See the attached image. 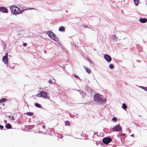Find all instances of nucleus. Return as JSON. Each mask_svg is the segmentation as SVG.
Listing matches in <instances>:
<instances>
[{
  "label": "nucleus",
  "mask_w": 147,
  "mask_h": 147,
  "mask_svg": "<svg viewBox=\"0 0 147 147\" xmlns=\"http://www.w3.org/2000/svg\"><path fill=\"white\" fill-rule=\"evenodd\" d=\"M6 127L7 129H9L11 128V125L10 124H8L6 126Z\"/></svg>",
  "instance_id": "obj_13"
},
{
  "label": "nucleus",
  "mask_w": 147,
  "mask_h": 147,
  "mask_svg": "<svg viewBox=\"0 0 147 147\" xmlns=\"http://www.w3.org/2000/svg\"><path fill=\"white\" fill-rule=\"evenodd\" d=\"M47 34L52 39L55 41H58V38L56 36V35L53 32L51 31L47 32Z\"/></svg>",
  "instance_id": "obj_4"
},
{
  "label": "nucleus",
  "mask_w": 147,
  "mask_h": 147,
  "mask_svg": "<svg viewBox=\"0 0 147 147\" xmlns=\"http://www.w3.org/2000/svg\"><path fill=\"white\" fill-rule=\"evenodd\" d=\"M142 87L143 89L147 91V87Z\"/></svg>",
  "instance_id": "obj_21"
},
{
  "label": "nucleus",
  "mask_w": 147,
  "mask_h": 147,
  "mask_svg": "<svg viewBox=\"0 0 147 147\" xmlns=\"http://www.w3.org/2000/svg\"><path fill=\"white\" fill-rule=\"evenodd\" d=\"M0 11L5 13H7L8 12L7 9L3 7H0Z\"/></svg>",
  "instance_id": "obj_9"
},
{
  "label": "nucleus",
  "mask_w": 147,
  "mask_h": 147,
  "mask_svg": "<svg viewBox=\"0 0 147 147\" xmlns=\"http://www.w3.org/2000/svg\"><path fill=\"white\" fill-rule=\"evenodd\" d=\"M27 115L31 116L33 115V113H32L29 112L27 113Z\"/></svg>",
  "instance_id": "obj_18"
},
{
  "label": "nucleus",
  "mask_w": 147,
  "mask_h": 147,
  "mask_svg": "<svg viewBox=\"0 0 147 147\" xmlns=\"http://www.w3.org/2000/svg\"><path fill=\"white\" fill-rule=\"evenodd\" d=\"M35 105L36 107L38 108H40L41 107L40 104H38V103H36L35 104Z\"/></svg>",
  "instance_id": "obj_17"
},
{
  "label": "nucleus",
  "mask_w": 147,
  "mask_h": 147,
  "mask_svg": "<svg viewBox=\"0 0 147 147\" xmlns=\"http://www.w3.org/2000/svg\"><path fill=\"white\" fill-rule=\"evenodd\" d=\"M112 139L111 138H103L102 142L104 143L107 144L109 143L112 141Z\"/></svg>",
  "instance_id": "obj_6"
},
{
  "label": "nucleus",
  "mask_w": 147,
  "mask_h": 147,
  "mask_svg": "<svg viewBox=\"0 0 147 147\" xmlns=\"http://www.w3.org/2000/svg\"><path fill=\"white\" fill-rule=\"evenodd\" d=\"M74 76L76 78H79L78 76L77 75H74Z\"/></svg>",
  "instance_id": "obj_23"
},
{
  "label": "nucleus",
  "mask_w": 147,
  "mask_h": 147,
  "mask_svg": "<svg viewBox=\"0 0 147 147\" xmlns=\"http://www.w3.org/2000/svg\"><path fill=\"white\" fill-rule=\"evenodd\" d=\"M84 68L88 73L89 74H90L91 73V71L90 69L86 67H84Z\"/></svg>",
  "instance_id": "obj_11"
},
{
  "label": "nucleus",
  "mask_w": 147,
  "mask_h": 147,
  "mask_svg": "<svg viewBox=\"0 0 147 147\" xmlns=\"http://www.w3.org/2000/svg\"><path fill=\"white\" fill-rule=\"evenodd\" d=\"M135 5L137 6L140 3L139 0H133Z\"/></svg>",
  "instance_id": "obj_12"
},
{
  "label": "nucleus",
  "mask_w": 147,
  "mask_h": 147,
  "mask_svg": "<svg viewBox=\"0 0 147 147\" xmlns=\"http://www.w3.org/2000/svg\"><path fill=\"white\" fill-rule=\"evenodd\" d=\"M59 30L61 31H65V28L63 26L60 27L59 28Z\"/></svg>",
  "instance_id": "obj_14"
},
{
  "label": "nucleus",
  "mask_w": 147,
  "mask_h": 147,
  "mask_svg": "<svg viewBox=\"0 0 147 147\" xmlns=\"http://www.w3.org/2000/svg\"><path fill=\"white\" fill-rule=\"evenodd\" d=\"M117 120V118L116 117H113L112 118V120L114 121H116Z\"/></svg>",
  "instance_id": "obj_19"
},
{
  "label": "nucleus",
  "mask_w": 147,
  "mask_h": 147,
  "mask_svg": "<svg viewBox=\"0 0 147 147\" xmlns=\"http://www.w3.org/2000/svg\"><path fill=\"white\" fill-rule=\"evenodd\" d=\"M125 134H120V136H125Z\"/></svg>",
  "instance_id": "obj_26"
},
{
  "label": "nucleus",
  "mask_w": 147,
  "mask_h": 147,
  "mask_svg": "<svg viewBox=\"0 0 147 147\" xmlns=\"http://www.w3.org/2000/svg\"><path fill=\"white\" fill-rule=\"evenodd\" d=\"M104 58L106 61L108 62L111 61V57L108 55H105L104 56Z\"/></svg>",
  "instance_id": "obj_8"
},
{
  "label": "nucleus",
  "mask_w": 147,
  "mask_h": 147,
  "mask_svg": "<svg viewBox=\"0 0 147 147\" xmlns=\"http://www.w3.org/2000/svg\"><path fill=\"white\" fill-rule=\"evenodd\" d=\"M42 127L43 128L45 129V125H43L42 126Z\"/></svg>",
  "instance_id": "obj_25"
},
{
  "label": "nucleus",
  "mask_w": 147,
  "mask_h": 147,
  "mask_svg": "<svg viewBox=\"0 0 147 147\" xmlns=\"http://www.w3.org/2000/svg\"><path fill=\"white\" fill-rule=\"evenodd\" d=\"M37 96L38 97H42L46 99H49V98L47 93L42 91H40L39 93L37 94Z\"/></svg>",
  "instance_id": "obj_3"
},
{
  "label": "nucleus",
  "mask_w": 147,
  "mask_h": 147,
  "mask_svg": "<svg viewBox=\"0 0 147 147\" xmlns=\"http://www.w3.org/2000/svg\"><path fill=\"white\" fill-rule=\"evenodd\" d=\"M8 53H7L3 57V61L6 64H7L8 63Z\"/></svg>",
  "instance_id": "obj_7"
},
{
  "label": "nucleus",
  "mask_w": 147,
  "mask_h": 147,
  "mask_svg": "<svg viewBox=\"0 0 147 147\" xmlns=\"http://www.w3.org/2000/svg\"><path fill=\"white\" fill-rule=\"evenodd\" d=\"M114 67V66L112 64H111L109 65V68L110 69H112Z\"/></svg>",
  "instance_id": "obj_20"
},
{
  "label": "nucleus",
  "mask_w": 147,
  "mask_h": 147,
  "mask_svg": "<svg viewBox=\"0 0 147 147\" xmlns=\"http://www.w3.org/2000/svg\"><path fill=\"white\" fill-rule=\"evenodd\" d=\"M122 129V127L119 124L117 125L112 128L113 131H119L121 130Z\"/></svg>",
  "instance_id": "obj_5"
},
{
  "label": "nucleus",
  "mask_w": 147,
  "mask_h": 147,
  "mask_svg": "<svg viewBox=\"0 0 147 147\" xmlns=\"http://www.w3.org/2000/svg\"><path fill=\"white\" fill-rule=\"evenodd\" d=\"M12 120H14V117H13V116H12Z\"/></svg>",
  "instance_id": "obj_28"
},
{
  "label": "nucleus",
  "mask_w": 147,
  "mask_h": 147,
  "mask_svg": "<svg viewBox=\"0 0 147 147\" xmlns=\"http://www.w3.org/2000/svg\"><path fill=\"white\" fill-rule=\"evenodd\" d=\"M23 45L24 46H26L27 45V44L26 43H24Z\"/></svg>",
  "instance_id": "obj_24"
},
{
  "label": "nucleus",
  "mask_w": 147,
  "mask_h": 147,
  "mask_svg": "<svg viewBox=\"0 0 147 147\" xmlns=\"http://www.w3.org/2000/svg\"><path fill=\"white\" fill-rule=\"evenodd\" d=\"M147 20L146 18H140V21L142 23H145L146 22Z\"/></svg>",
  "instance_id": "obj_10"
},
{
  "label": "nucleus",
  "mask_w": 147,
  "mask_h": 147,
  "mask_svg": "<svg viewBox=\"0 0 147 147\" xmlns=\"http://www.w3.org/2000/svg\"><path fill=\"white\" fill-rule=\"evenodd\" d=\"M4 122H5V123H6V122H7V121H6V120H5V121H4Z\"/></svg>",
  "instance_id": "obj_29"
},
{
  "label": "nucleus",
  "mask_w": 147,
  "mask_h": 147,
  "mask_svg": "<svg viewBox=\"0 0 147 147\" xmlns=\"http://www.w3.org/2000/svg\"><path fill=\"white\" fill-rule=\"evenodd\" d=\"M10 9L11 12L13 14L17 15L22 12L20 9L15 5L11 6L10 7Z\"/></svg>",
  "instance_id": "obj_2"
},
{
  "label": "nucleus",
  "mask_w": 147,
  "mask_h": 147,
  "mask_svg": "<svg viewBox=\"0 0 147 147\" xmlns=\"http://www.w3.org/2000/svg\"><path fill=\"white\" fill-rule=\"evenodd\" d=\"M122 108L125 110H126L127 108V106L125 103H123L122 104Z\"/></svg>",
  "instance_id": "obj_15"
},
{
  "label": "nucleus",
  "mask_w": 147,
  "mask_h": 147,
  "mask_svg": "<svg viewBox=\"0 0 147 147\" xmlns=\"http://www.w3.org/2000/svg\"><path fill=\"white\" fill-rule=\"evenodd\" d=\"M65 126H69L70 125V122L68 121H66L65 122Z\"/></svg>",
  "instance_id": "obj_16"
},
{
  "label": "nucleus",
  "mask_w": 147,
  "mask_h": 147,
  "mask_svg": "<svg viewBox=\"0 0 147 147\" xmlns=\"http://www.w3.org/2000/svg\"><path fill=\"white\" fill-rule=\"evenodd\" d=\"M4 127L2 125H1L0 124V129H3V128Z\"/></svg>",
  "instance_id": "obj_22"
},
{
  "label": "nucleus",
  "mask_w": 147,
  "mask_h": 147,
  "mask_svg": "<svg viewBox=\"0 0 147 147\" xmlns=\"http://www.w3.org/2000/svg\"><path fill=\"white\" fill-rule=\"evenodd\" d=\"M94 99L95 102L102 104H105L107 101L106 98L103 97L102 96L98 93L94 95Z\"/></svg>",
  "instance_id": "obj_1"
},
{
  "label": "nucleus",
  "mask_w": 147,
  "mask_h": 147,
  "mask_svg": "<svg viewBox=\"0 0 147 147\" xmlns=\"http://www.w3.org/2000/svg\"><path fill=\"white\" fill-rule=\"evenodd\" d=\"M49 83H52V81H51V80H49Z\"/></svg>",
  "instance_id": "obj_27"
}]
</instances>
